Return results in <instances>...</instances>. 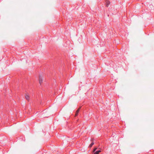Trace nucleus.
I'll return each instance as SVG.
<instances>
[{
    "mask_svg": "<svg viewBox=\"0 0 154 154\" xmlns=\"http://www.w3.org/2000/svg\"><path fill=\"white\" fill-rule=\"evenodd\" d=\"M102 151V149L100 148H98L96 147H94L93 151V153L94 154H99V153Z\"/></svg>",
    "mask_w": 154,
    "mask_h": 154,
    "instance_id": "nucleus-1",
    "label": "nucleus"
},
{
    "mask_svg": "<svg viewBox=\"0 0 154 154\" xmlns=\"http://www.w3.org/2000/svg\"><path fill=\"white\" fill-rule=\"evenodd\" d=\"M42 81H43L42 77V76L41 75H39V83L40 85H41V83H42Z\"/></svg>",
    "mask_w": 154,
    "mask_h": 154,
    "instance_id": "nucleus-2",
    "label": "nucleus"
},
{
    "mask_svg": "<svg viewBox=\"0 0 154 154\" xmlns=\"http://www.w3.org/2000/svg\"><path fill=\"white\" fill-rule=\"evenodd\" d=\"M79 110V109H78L76 110V112L75 113V116H76L78 115Z\"/></svg>",
    "mask_w": 154,
    "mask_h": 154,
    "instance_id": "nucleus-3",
    "label": "nucleus"
},
{
    "mask_svg": "<svg viewBox=\"0 0 154 154\" xmlns=\"http://www.w3.org/2000/svg\"><path fill=\"white\" fill-rule=\"evenodd\" d=\"M25 97L26 100H29V96L28 95L26 94L25 95Z\"/></svg>",
    "mask_w": 154,
    "mask_h": 154,
    "instance_id": "nucleus-4",
    "label": "nucleus"
},
{
    "mask_svg": "<svg viewBox=\"0 0 154 154\" xmlns=\"http://www.w3.org/2000/svg\"><path fill=\"white\" fill-rule=\"evenodd\" d=\"M110 3L109 1H107L106 3V7H108L109 6V4H110Z\"/></svg>",
    "mask_w": 154,
    "mask_h": 154,
    "instance_id": "nucleus-5",
    "label": "nucleus"
},
{
    "mask_svg": "<svg viewBox=\"0 0 154 154\" xmlns=\"http://www.w3.org/2000/svg\"><path fill=\"white\" fill-rule=\"evenodd\" d=\"M94 142H92L90 144L89 146V147L91 148L94 145Z\"/></svg>",
    "mask_w": 154,
    "mask_h": 154,
    "instance_id": "nucleus-6",
    "label": "nucleus"
}]
</instances>
